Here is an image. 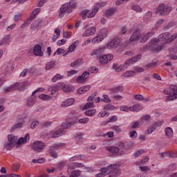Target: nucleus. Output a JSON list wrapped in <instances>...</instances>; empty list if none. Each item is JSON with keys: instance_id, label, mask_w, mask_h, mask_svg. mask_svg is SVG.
Segmentation results:
<instances>
[{"instance_id": "1", "label": "nucleus", "mask_w": 177, "mask_h": 177, "mask_svg": "<svg viewBox=\"0 0 177 177\" xmlns=\"http://www.w3.org/2000/svg\"><path fill=\"white\" fill-rule=\"evenodd\" d=\"M177 38V33L171 35L169 32L160 34L158 39H153L150 41L149 48L152 52H160L165 44L173 42Z\"/></svg>"}, {"instance_id": "2", "label": "nucleus", "mask_w": 177, "mask_h": 177, "mask_svg": "<svg viewBox=\"0 0 177 177\" xmlns=\"http://www.w3.org/2000/svg\"><path fill=\"white\" fill-rule=\"evenodd\" d=\"M142 59V54H138L137 56L133 57L131 59H127L123 65L118 66L116 64H113L112 68L115 70L116 73H120V71H124L128 68L129 66L131 64H133V63H136V62H139Z\"/></svg>"}, {"instance_id": "3", "label": "nucleus", "mask_w": 177, "mask_h": 177, "mask_svg": "<svg viewBox=\"0 0 177 177\" xmlns=\"http://www.w3.org/2000/svg\"><path fill=\"white\" fill-rule=\"evenodd\" d=\"M106 5H107V3L106 2L97 3L94 6V8L91 12L89 10H83L81 13L83 20H85V19H86V16L88 19L95 17V15L99 11V8H103L104 6H106Z\"/></svg>"}, {"instance_id": "4", "label": "nucleus", "mask_w": 177, "mask_h": 177, "mask_svg": "<svg viewBox=\"0 0 177 177\" xmlns=\"http://www.w3.org/2000/svg\"><path fill=\"white\" fill-rule=\"evenodd\" d=\"M163 93L165 95H169L171 93V95L167 96L165 102H172V100L177 99V86L175 85H171L169 88H165L163 90Z\"/></svg>"}, {"instance_id": "5", "label": "nucleus", "mask_w": 177, "mask_h": 177, "mask_svg": "<svg viewBox=\"0 0 177 177\" xmlns=\"http://www.w3.org/2000/svg\"><path fill=\"white\" fill-rule=\"evenodd\" d=\"M171 11L172 7L161 3L156 10V15H159L160 16H168Z\"/></svg>"}, {"instance_id": "6", "label": "nucleus", "mask_w": 177, "mask_h": 177, "mask_svg": "<svg viewBox=\"0 0 177 177\" xmlns=\"http://www.w3.org/2000/svg\"><path fill=\"white\" fill-rule=\"evenodd\" d=\"M90 73L88 71H84L82 75L76 77V83L84 84L86 81H88V78H89Z\"/></svg>"}, {"instance_id": "7", "label": "nucleus", "mask_w": 177, "mask_h": 177, "mask_svg": "<svg viewBox=\"0 0 177 177\" xmlns=\"http://www.w3.org/2000/svg\"><path fill=\"white\" fill-rule=\"evenodd\" d=\"M106 150L112 154L118 156H124L125 154V151H120V149L117 147H107Z\"/></svg>"}, {"instance_id": "8", "label": "nucleus", "mask_w": 177, "mask_h": 177, "mask_svg": "<svg viewBox=\"0 0 177 177\" xmlns=\"http://www.w3.org/2000/svg\"><path fill=\"white\" fill-rule=\"evenodd\" d=\"M122 41L120 38H115L112 39L107 45L108 48L111 49H114L115 48H118L120 45H122Z\"/></svg>"}, {"instance_id": "9", "label": "nucleus", "mask_w": 177, "mask_h": 177, "mask_svg": "<svg viewBox=\"0 0 177 177\" xmlns=\"http://www.w3.org/2000/svg\"><path fill=\"white\" fill-rule=\"evenodd\" d=\"M105 51H106L105 46L100 47L93 50L91 53V56H95V57H99V59H100V57L103 56Z\"/></svg>"}, {"instance_id": "10", "label": "nucleus", "mask_w": 177, "mask_h": 177, "mask_svg": "<svg viewBox=\"0 0 177 177\" xmlns=\"http://www.w3.org/2000/svg\"><path fill=\"white\" fill-rule=\"evenodd\" d=\"M45 147V144L41 141H36L32 145V149L35 150V151L41 152L44 150Z\"/></svg>"}, {"instance_id": "11", "label": "nucleus", "mask_w": 177, "mask_h": 177, "mask_svg": "<svg viewBox=\"0 0 177 177\" xmlns=\"http://www.w3.org/2000/svg\"><path fill=\"white\" fill-rule=\"evenodd\" d=\"M113 56L110 54L104 55L99 58V62L101 64H107L109 62H111V60H113Z\"/></svg>"}, {"instance_id": "12", "label": "nucleus", "mask_w": 177, "mask_h": 177, "mask_svg": "<svg viewBox=\"0 0 177 177\" xmlns=\"http://www.w3.org/2000/svg\"><path fill=\"white\" fill-rule=\"evenodd\" d=\"M96 33V27L88 28L82 34V37H91Z\"/></svg>"}, {"instance_id": "13", "label": "nucleus", "mask_w": 177, "mask_h": 177, "mask_svg": "<svg viewBox=\"0 0 177 177\" xmlns=\"http://www.w3.org/2000/svg\"><path fill=\"white\" fill-rule=\"evenodd\" d=\"M71 9H73V7H71V3L68 2L64 4L60 8V12L61 13H71Z\"/></svg>"}, {"instance_id": "14", "label": "nucleus", "mask_w": 177, "mask_h": 177, "mask_svg": "<svg viewBox=\"0 0 177 177\" xmlns=\"http://www.w3.org/2000/svg\"><path fill=\"white\" fill-rule=\"evenodd\" d=\"M64 133H66V130L59 129L56 131H51L50 133V138H59V136H62V135H64Z\"/></svg>"}, {"instance_id": "15", "label": "nucleus", "mask_w": 177, "mask_h": 177, "mask_svg": "<svg viewBox=\"0 0 177 177\" xmlns=\"http://www.w3.org/2000/svg\"><path fill=\"white\" fill-rule=\"evenodd\" d=\"M95 103V95H91L88 97L87 103L84 106V110H88L91 107H93V104Z\"/></svg>"}, {"instance_id": "16", "label": "nucleus", "mask_w": 177, "mask_h": 177, "mask_svg": "<svg viewBox=\"0 0 177 177\" xmlns=\"http://www.w3.org/2000/svg\"><path fill=\"white\" fill-rule=\"evenodd\" d=\"M59 147H62V145H55L54 146L50 147L51 157L57 158V153H56V150H57Z\"/></svg>"}, {"instance_id": "17", "label": "nucleus", "mask_w": 177, "mask_h": 177, "mask_svg": "<svg viewBox=\"0 0 177 177\" xmlns=\"http://www.w3.org/2000/svg\"><path fill=\"white\" fill-rule=\"evenodd\" d=\"M33 53L35 56H44V53H42V47L39 44L35 45L33 48Z\"/></svg>"}, {"instance_id": "18", "label": "nucleus", "mask_w": 177, "mask_h": 177, "mask_svg": "<svg viewBox=\"0 0 177 177\" xmlns=\"http://www.w3.org/2000/svg\"><path fill=\"white\" fill-rule=\"evenodd\" d=\"M169 52L170 53V58L173 60H177V56L175 55V54L177 53V46H174L173 47L169 48Z\"/></svg>"}, {"instance_id": "19", "label": "nucleus", "mask_w": 177, "mask_h": 177, "mask_svg": "<svg viewBox=\"0 0 177 177\" xmlns=\"http://www.w3.org/2000/svg\"><path fill=\"white\" fill-rule=\"evenodd\" d=\"M74 102H75V100L74 98H69L66 100L64 101L61 104V107H68L70 106H72V104H74Z\"/></svg>"}, {"instance_id": "20", "label": "nucleus", "mask_w": 177, "mask_h": 177, "mask_svg": "<svg viewBox=\"0 0 177 177\" xmlns=\"http://www.w3.org/2000/svg\"><path fill=\"white\" fill-rule=\"evenodd\" d=\"M91 89V85H86L79 88L77 91V95H84L86 92H88Z\"/></svg>"}, {"instance_id": "21", "label": "nucleus", "mask_w": 177, "mask_h": 177, "mask_svg": "<svg viewBox=\"0 0 177 177\" xmlns=\"http://www.w3.org/2000/svg\"><path fill=\"white\" fill-rule=\"evenodd\" d=\"M111 93H122L124 87L122 86H117L110 89Z\"/></svg>"}, {"instance_id": "22", "label": "nucleus", "mask_w": 177, "mask_h": 177, "mask_svg": "<svg viewBox=\"0 0 177 177\" xmlns=\"http://www.w3.org/2000/svg\"><path fill=\"white\" fill-rule=\"evenodd\" d=\"M153 35H154V32L151 31L149 32H147L142 37L141 42L142 44H145V42L147 41L149 38H151Z\"/></svg>"}, {"instance_id": "23", "label": "nucleus", "mask_w": 177, "mask_h": 177, "mask_svg": "<svg viewBox=\"0 0 177 177\" xmlns=\"http://www.w3.org/2000/svg\"><path fill=\"white\" fill-rule=\"evenodd\" d=\"M83 167H84V164L75 162L68 167V172H70V171H71L73 169H75V168H83Z\"/></svg>"}, {"instance_id": "24", "label": "nucleus", "mask_w": 177, "mask_h": 177, "mask_svg": "<svg viewBox=\"0 0 177 177\" xmlns=\"http://www.w3.org/2000/svg\"><path fill=\"white\" fill-rule=\"evenodd\" d=\"M143 109V106L140 104H135L133 106L129 107V111L138 112Z\"/></svg>"}, {"instance_id": "25", "label": "nucleus", "mask_w": 177, "mask_h": 177, "mask_svg": "<svg viewBox=\"0 0 177 177\" xmlns=\"http://www.w3.org/2000/svg\"><path fill=\"white\" fill-rule=\"evenodd\" d=\"M104 39L102 36H101L100 34H98L97 36H95L92 40L91 42L93 44V45L96 44H99L102 41V40Z\"/></svg>"}, {"instance_id": "26", "label": "nucleus", "mask_w": 177, "mask_h": 177, "mask_svg": "<svg viewBox=\"0 0 177 177\" xmlns=\"http://www.w3.org/2000/svg\"><path fill=\"white\" fill-rule=\"evenodd\" d=\"M56 67V62L55 61L48 62L46 65V70L49 71Z\"/></svg>"}, {"instance_id": "27", "label": "nucleus", "mask_w": 177, "mask_h": 177, "mask_svg": "<svg viewBox=\"0 0 177 177\" xmlns=\"http://www.w3.org/2000/svg\"><path fill=\"white\" fill-rule=\"evenodd\" d=\"M8 142H11L12 145H16L17 143V137L13 134L8 136Z\"/></svg>"}, {"instance_id": "28", "label": "nucleus", "mask_w": 177, "mask_h": 177, "mask_svg": "<svg viewBox=\"0 0 177 177\" xmlns=\"http://www.w3.org/2000/svg\"><path fill=\"white\" fill-rule=\"evenodd\" d=\"M140 33L138 31L134 32L130 37L129 41L133 42V41H137L139 39Z\"/></svg>"}, {"instance_id": "29", "label": "nucleus", "mask_w": 177, "mask_h": 177, "mask_svg": "<svg viewBox=\"0 0 177 177\" xmlns=\"http://www.w3.org/2000/svg\"><path fill=\"white\" fill-rule=\"evenodd\" d=\"M42 19H37L31 26L32 28H38L39 27H42Z\"/></svg>"}, {"instance_id": "30", "label": "nucleus", "mask_w": 177, "mask_h": 177, "mask_svg": "<svg viewBox=\"0 0 177 177\" xmlns=\"http://www.w3.org/2000/svg\"><path fill=\"white\" fill-rule=\"evenodd\" d=\"M84 64V59L80 58L71 64V67H75V66H81Z\"/></svg>"}, {"instance_id": "31", "label": "nucleus", "mask_w": 177, "mask_h": 177, "mask_svg": "<svg viewBox=\"0 0 177 177\" xmlns=\"http://www.w3.org/2000/svg\"><path fill=\"white\" fill-rule=\"evenodd\" d=\"M36 102H37V97H31L27 101L28 107H31V106H34V104H35Z\"/></svg>"}, {"instance_id": "32", "label": "nucleus", "mask_w": 177, "mask_h": 177, "mask_svg": "<svg viewBox=\"0 0 177 177\" xmlns=\"http://www.w3.org/2000/svg\"><path fill=\"white\" fill-rule=\"evenodd\" d=\"M54 32H55V35L53 37V42H56L59 37H60V29L55 28L54 30Z\"/></svg>"}, {"instance_id": "33", "label": "nucleus", "mask_w": 177, "mask_h": 177, "mask_svg": "<svg viewBox=\"0 0 177 177\" xmlns=\"http://www.w3.org/2000/svg\"><path fill=\"white\" fill-rule=\"evenodd\" d=\"M15 84H17L16 89H19V91H24V88H26V86L27 85V82H23L22 83L17 82Z\"/></svg>"}, {"instance_id": "34", "label": "nucleus", "mask_w": 177, "mask_h": 177, "mask_svg": "<svg viewBox=\"0 0 177 177\" xmlns=\"http://www.w3.org/2000/svg\"><path fill=\"white\" fill-rule=\"evenodd\" d=\"M135 75V71H128L126 73H123L122 77L124 78H129L131 77H133Z\"/></svg>"}, {"instance_id": "35", "label": "nucleus", "mask_w": 177, "mask_h": 177, "mask_svg": "<svg viewBox=\"0 0 177 177\" xmlns=\"http://www.w3.org/2000/svg\"><path fill=\"white\" fill-rule=\"evenodd\" d=\"M39 97L41 100H52V99H53V96L52 95H45V94H41L39 95Z\"/></svg>"}, {"instance_id": "36", "label": "nucleus", "mask_w": 177, "mask_h": 177, "mask_svg": "<svg viewBox=\"0 0 177 177\" xmlns=\"http://www.w3.org/2000/svg\"><path fill=\"white\" fill-rule=\"evenodd\" d=\"M165 134L166 136L169 138H172V136H174V130H172V129H171L170 127H167L165 129Z\"/></svg>"}, {"instance_id": "37", "label": "nucleus", "mask_w": 177, "mask_h": 177, "mask_svg": "<svg viewBox=\"0 0 177 177\" xmlns=\"http://www.w3.org/2000/svg\"><path fill=\"white\" fill-rule=\"evenodd\" d=\"M19 85L18 84H14L9 87L4 88L5 92H12V91H16V88Z\"/></svg>"}, {"instance_id": "38", "label": "nucleus", "mask_w": 177, "mask_h": 177, "mask_svg": "<svg viewBox=\"0 0 177 177\" xmlns=\"http://www.w3.org/2000/svg\"><path fill=\"white\" fill-rule=\"evenodd\" d=\"M11 37L10 35H6L1 39V45H5L6 44H9L10 42Z\"/></svg>"}, {"instance_id": "39", "label": "nucleus", "mask_w": 177, "mask_h": 177, "mask_svg": "<svg viewBox=\"0 0 177 177\" xmlns=\"http://www.w3.org/2000/svg\"><path fill=\"white\" fill-rule=\"evenodd\" d=\"M77 41L73 42L68 48V52L69 53H71V52H74L75 50V48H77Z\"/></svg>"}, {"instance_id": "40", "label": "nucleus", "mask_w": 177, "mask_h": 177, "mask_svg": "<svg viewBox=\"0 0 177 177\" xmlns=\"http://www.w3.org/2000/svg\"><path fill=\"white\" fill-rule=\"evenodd\" d=\"M84 114L88 117H93L96 114V109L88 110L86 111Z\"/></svg>"}, {"instance_id": "41", "label": "nucleus", "mask_w": 177, "mask_h": 177, "mask_svg": "<svg viewBox=\"0 0 177 177\" xmlns=\"http://www.w3.org/2000/svg\"><path fill=\"white\" fill-rule=\"evenodd\" d=\"M115 12V8H111V9L106 10V17H111V16H113Z\"/></svg>"}, {"instance_id": "42", "label": "nucleus", "mask_w": 177, "mask_h": 177, "mask_svg": "<svg viewBox=\"0 0 177 177\" xmlns=\"http://www.w3.org/2000/svg\"><path fill=\"white\" fill-rule=\"evenodd\" d=\"M109 31H107V29L106 28H103L100 30V32H99V35L102 37V38H106V37H107V34H108Z\"/></svg>"}, {"instance_id": "43", "label": "nucleus", "mask_w": 177, "mask_h": 177, "mask_svg": "<svg viewBox=\"0 0 177 177\" xmlns=\"http://www.w3.org/2000/svg\"><path fill=\"white\" fill-rule=\"evenodd\" d=\"M132 10H134V12H142V8H140V6L136 4L131 6Z\"/></svg>"}, {"instance_id": "44", "label": "nucleus", "mask_w": 177, "mask_h": 177, "mask_svg": "<svg viewBox=\"0 0 177 177\" xmlns=\"http://www.w3.org/2000/svg\"><path fill=\"white\" fill-rule=\"evenodd\" d=\"M14 145L11 142H10V141H8V142H6L4 144V147L5 149H6V150H12V149H13L14 147Z\"/></svg>"}, {"instance_id": "45", "label": "nucleus", "mask_w": 177, "mask_h": 177, "mask_svg": "<svg viewBox=\"0 0 177 177\" xmlns=\"http://www.w3.org/2000/svg\"><path fill=\"white\" fill-rule=\"evenodd\" d=\"M55 87L57 88V89H58V91H62V89L64 91V88H66V84L63 82L58 83L55 85Z\"/></svg>"}, {"instance_id": "46", "label": "nucleus", "mask_w": 177, "mask_h": 177, "mask_svg": "<svg viewBox=\"0 0 177 177\" xmlns=\"http://www.w3.org/2000/svg\"><path fill=\"white\" fill-rule=\"evenodd\" d=\"M71 125H73V123L71 122H64L62 124V129H64V131H66V129H67V128H70Z\"/></svg>"}, {"instance_id": "47", "label": "nucleus", "mask_w": 177, "mask_h": 177, "mask_svg": "<svg viewBox=\"0 0 177 177\" xmlns=\"http://www.w3.org/2000/svg\"><path fill=\"white\" fill-rule=\"evenodd\" d=\"M64 77L63 75L57 73L56 74L53 78H52V82H56L57 80H63Z\"/></svg>"}, {"instance_id": "48", "label": "nucleus", "mask_w": 177, "mask_h": 177, "mask_svg": "<svg viewBox=\"0 0 177 177\" xmlns=\"http://www.w3.org/2000/svg\"><path fill=\"white\" fill-rule=\"evenodd\" d=\"M80 176H81V171L75 170L72 171L71 174L70 175V177H78Z\"/></svg>"}, {"instance_id": "49", "label": "nucleus", "mask_w": 177, "mask_h": 177, "mask_svg": "<svg viewBox=\"0 0 177 177\" xmlns=\"http://www.w3.org/2000/svg\"><path fill=\"white\" fill-rule=\"evenodd\" d=\"M156 66H157V62H151V63L145 65V68L147 70H149V68H153V67H156Z\"/></svg>"}, {"instance_id": "50", "label": "nucleus", "mask_w": 177, "mask_h": 177, "mask_svg": "<svg viewBox=\"0 0 177 177\" xmlns=\"http://www.w3.org/2000/svg\"><path fill=\"white\" fill-rule=\"evenodd\" d=\"M39 125V121L38 120H34L31 124H30V129H35Z\"/></svg>"}, {"instance_id": "51", "label": "nucleus", "mask_w": 177, "mask_h": 177, "mask_svg": "<svg viewBox=\"0 0 177 177\" xmlns=\"http://www.w3.org/2000/svg\"><path fill=\"white\" fill-rule=\"evenodd\" d=\"M32 162H33V164H42L45 162V159L44 158L33 159L32 160Z\"/></svg>"}, {"instance_id": "52", "label": "nucleus", "mask_w": 177, "mask_h": 177, "mask_svg": "<svg viewBox=\"0 0 177 177\" xmlns=\"http://www.w3.org/2000/svg\"><path fill=\"white\" fill-rule=\"evenodd\" d=\"M119 150L120 151H124V154H125V151H127V147H125V143L124 142H120L119 144Z\"/></svg>"}, {"instance_id": "53", "label": "nucleus", "mask_w": 177, "mask_h": 177, "mask_svg": "<svg viewBox=\"0 0 177 177\" xmlns=\"http://www.w3.org/2000/svg\"><path fill=\"white\" fill-rule=\"evenodd\" d=\"M48 91L51 92V95H55V93H56L59 90L55 87V86H51L49 87Z\"/></svg>"}, {"instance_id": "54", "label": "nucleus", "mask_w": 177, "mask_h": 177, "mask_svg": "<svg viewBox=\"0 0 177 177\" xmlns=\"http://www.w3.org/2000/svg\"><path fill=\"white\" fill-rule=\"evenodd\" d=\"M112 99L115 102H120V100H122V96L120 95H113Z\"/></svg>"}, {"instance_id": "55", "label": "nucleus", "mask_w": 177, "mask_h": 177, "mask_svg": "<svg viewBox=\"0 0 177 177\" xmlns=\"http://www.w3.org/2000/svg\"><path fill=\"white\" fill-rule=\"evenodd\" d=\"M151 16H153V12H151V11H148L144 15V19H145V20H149V19H151Z\"/></svg>"}, {"instance_id": "56", "label": "nucleus", "mask_w": 177, "mask_h": 177, "mask_svg": "<svg viewBox=\"0 0 177 177\" xmlns=\"http://www.w3.org/2000/svg\"><path fill=\"white\" fill-rule=\"evenodd\" d=\"M64 92H65L66 93L68 92H73V86L70 85H66L64 88Z\"/></svg>"}, {"instance_id": "57", "label": "nucleus", "mask_w": 177, "mask_h": 177, "mask_svg": "<svg viewBox=\"0 0 177 177\" xmlns=\"http://www.w3.org/2000/svg\"><path fill=\"white\" fill-rule=\"evenodd\" d=\"M75 74H78V71L71 70L67 72L68 77H71V75H75Z\"/></svg>"}, {"instance_id": "58", "label": "nucleus", "mask_w": 177, "mask_h": 177, "mask_svg": "<svg viewBox=\"0 0 177 177\" xmlns=\"http://www.w3.org/2000/svg\"><path fill=\"white\" fill-rule=\"evenodd\" d=\"M140 127V122L137 121L135 122L133 125L131 126L132 129H137V128H139Z\"/></svg>"}, {"instance_id": "59", "label": "nucleus", "mask_w": 177, "mask_h": 177, "mask_svg": "<svg viewBox=\"0 0 177 177\" xmlns=\"http://www.w3.org/2000/svg\"><path fill=\"white\" fill-rule=\"evenodd\" d=\"M23 17V15L21 13L17 14L14 17V20L15 21H19V20H21V17Z\"/></svg>"}, {"instance_id": "60", "label": "nucleus", "mask_w": 177, "mask_h": 177, "mask_svg": "<svg viewBox=\"0 0 177 177\" xmlns=\"http://www.w3.org/2000/svg\"><path fill=\"white\" fill-rule=\"evenodd\" d=\"M52 125V122H44L41 124L42 128H48Z\"/></svg>"}, {"instance_id": "61", "label": "nucleus", "mask_w": 177, "mask_h": 177, "mask_svg": "<svg viewBox=\"0 0 177 177\" xmlns=\"http://www.w3.org/2000/svg\"><path fill=\"white\" fill-rule=\"evenodd\" d=\"M66 41H67V39H62L59 40V41H57V45L58 46H62V45H64V44H66Z\"/></svg>"}, {"instance_id": "62", "label": "nucleus", "mask_w": 177, "mask_h": 177, "mask_svg": "<svg viewBox=\"0 0 177 177\" xmlns=\"http://www.w3.org/2000/svg\"><path fill=\"white\" fill-rule=\"evenodd\" d=\"M111 128H112L113 131H115L118 133H120V132H121V127H120V126L114 125Z\"/></svg>"}, {"instance_id": "63", "label": "nucleus", "mask_w": 177, "mask_h": 177, "mask_svg": "<svg viewBox=\"0 0 177 177\" xmlns=\"http://www.w3.org/2000/svg\"><path fill=\"white\" fill-rule=\"evenodd\" d=\"M143 153H145V151L142 149H140L134 153V156L139 157V156H142V154H143Z\"/></svg>"}, {"instance_id": "64", "label": "nucleus", "mask_w": 177, "mask_h": 177, "mask_svg": "<svg viewBox=\"0 0 177 177\" xmlns=\"http://www.w3.org/2000/svg\"><path fill=\"white\" fill-rule=\"evenodd\" d=\"M102 102H105L106 103H109L110 102V98L109 97V95H104L103 99L101 100Z\"/></svg>"}]
</instances>
